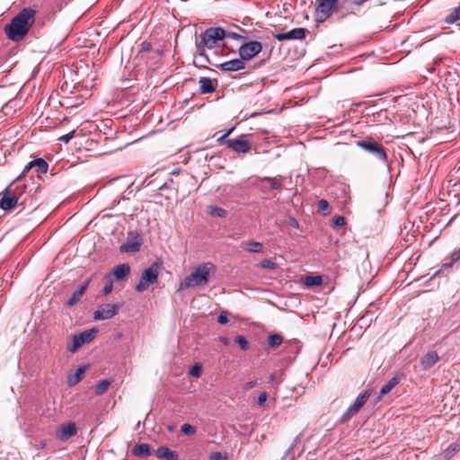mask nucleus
Returning a JSON list of instances; mask_svg holds the SVG:
<instances>
[{
    "label": "nucleus",
    "mask_w": 460,
    "mask_h": 460,
    "mask_svg": "<svg viewBox=\"0 0 460 460\" xmlns=\"http://www.w3.org/2000/svg\"><path fill=\"white\" fill-rule=\"evenodd\" d=\"M227 39L247 40L249 37L234 31L230 27H209L200 33L199 40H197L196 43L212 49L218 47L219 42L222 41L223 49H227L230 53H235L236 48L230 45Z\"/></svg>",
    "instance_id": "f257e3e1"
},
{
    "label": "nucleus",
    "mask_w": 460,
    "mask_h": 460,
    "mask_svg": "<svg viewBox=\"0 0 460 460\" xmlns=\"http://www.w3.org/2000/svg\"><path fill=\"white\" fill-rule=\"evenodd\" d=\"M36 10L31 7L22 9L9 23L4 26L6 37L13 41L20 42L29 33L35 22Z\"/></svg>",
    "instance_id": "f03ea898"
},
{
    "label": "nucleus",
    "mask_w": 460,
    "mask_h": 460,
    "mask_svg": "<svg viewBox=\"0 0 460 460\" xmlns=\"http://www.w3.org/2000/svg\"><path fill=\"white\" fill-rule=\"evenodd\" d=\"M215 270L211 262L199 264L180 284V289L200 287L208 284L210 272Z\"/></svg>",
    "instance_id": "7ed1b4c3"
},
{
    "label": "nucleus",
    "mask_w": 460,
    "mask_h": 460,
    "mask_svg": "<svg viewBox=\"0 0 460 460\" xmlns=\"http://www.w3.org/2000/svg\"><path fill=\"white\" fill-rule=\"evenodd\" d=\"M343 10V5L340 6V0H316L314 20L318 23L323 22L334 13L340 19L344 18L347 13Z\"/></svg>",
    "instance_id": "20e7f679"
},
{
    "label": "nucleus",
    "mask_w": 460,
    "mask_h": 460,
    "mask_svg": "<svg viewBox=\"0 0 460 460\" xmlns=\"http://www.w3.org/2000/svg\"><path fill=\"white\" fill-rule=\"evenodd\" d=\"M20 181L16 179L5 188L3 193H0V208L3 210H11L19 201L22 195V190L18 185Z\"/></svg>",
    "instance_id": "39448f33"
},
{
    "label": "nucleus",
    "mask_w": 460,
    "mask_h": 460,
    "mask_svg": "<svg viewBox=\"0 0 460 460\" xmlns=\"http://www.w3.org/2000/svg\"><path fill=\"white\" fill-rule=\"evenodd\" d=\"M357 146L362 148L366 152L373 155L377 160L383 164H387L388 155L386 149L382 144L373 138H367L356 142Z\"/></svg>",
    "instance_id": "423d86ee"
},
{
    "label": "nucleus",
    "mask_w": 460,
    "mask_h": 460,
    "mask_svg": "<svg viewBox=\"0 0 460 460\" xmlns=\"http://www.w3.org/2000/svg\"><path fill=\"white\" fill-rule=\"evenodd\" d=\"M160 269L161 265L159 263L153 262L148 268L144 270L135 289L140 293L146 290L150 285L157 282Z\"/></svg>",
    "instance_id": "0eeeda50"
},
{
    "label": "nucleus",
    "mask_w": 460,
    "mask_h": 460,
    "mask_svg": "<svg viewBox=\"0 0 460 460\" xmlns=\"http://www.w3.org/2000/svg\"><path fill=\"white\" fill-rule=\"evenodd\" d=\"M262 44L258 40H249L242 43L238 48V55L245 62L250 61L262 51Z\"/></svg>",
    "instance_id": "6e6552de"
},
{
    "label": "nucleus",
    "mask_w": 460,
    "mask_h": 460,
    "mask_svg": "<svg viewBox=\"0 0 460 460\" xmlns=\"http://www.w3.org/2000/svg\"><path fill=\"white\" fill-rule=\"evenodd\" d=\"M98 333V329L92 328L73 336L72 344L67 346V350L74 353L84 343L91 342Z\"/></svg>",
    "instance_id": "1a4fd4ad"
},
{
    "label": "nucleus",
    "mask_w": 460,
    "mask_h": 460,
    "mask_svg": "<svg viewBox=\"0 0 460 460\" xmlns=\"http://www.w3.org/2000/svg\"><path fill=\"white\" fill-rule=\"evenodd\" d=\"M120 307L121 305L119 303L100 305L93 312V319L96 321L111 319L119 314Z\"/></svg>",
    "instance_id": "9d476101"
},
{
    "label": "nucleus",
    "mask_w": 460,
    "mask_h": 460,
    "mask_svg": "<svg viewBox=\"0 0 460 460\" xmlns=\"http://www.w3.org/2000/svg\"><path fill=\"white\" fill-rule=\"evenodd\" d=\"M142 240L140 235L135 232L130 231L128 234V240L126 243L119 246V252L123 253H133L140 250Z\"/></svg>",
    "instance_id": "9b49d317"
},
{
    "label": "nucleus",
    "mask_w": 460,
    "mask_h": 460,
    "mask_svg": "<svg viewBox=\"0 0 460 460\" xmlns=\"http://www.w3.org/2000/svg\"><path fill=\"white\" fill-rule=\"evenodd\" d=\"M370 394L368 391L364 392L359 394L354 402L347 409V411L343 413L341 418V422L344 423L348 421L354 414L358 412V411L363 407V405L367 402Z\"/></svg>",
    "instance_id": "f8f14e48"
},
{
    "label": "nucleus",
    "mask_w": 460,
    "mask_h": 460,
    "mask_svg": "<svg viewBox=\"0 0 460 460\" xmlns=\"http://www.w3.org/2000/svg\"><path fill=\"white\" fill-rule=\"evenodd\" d=\"M49 169L48 163L43 158H37L31 161L23 169L22 172L16 177L17 181H21L28 172L34 170L37 175L46 173Z\"/></svg>",
    "instance_id": "ddd939ff"
},
{
    "label": "nucleus",
    "mask_w": 460,
    "mask_h": 460,
    "mask_svg": "<svg viewBox=\"0 0 460 460\" xmlns=\"http://www.w3.org/2000/svg\"><path fill=\"white\" fill-rule=\"evenodd\" d=\"M307 32L308 30L305 28H295L288 32L273 33L272 36L275 40L279 41L304 40Z\"/></svg>",
    "instance_id": "4468645a"
},
{
    "label": "nucleus",
    "mask_w": 460,
    "mask_h": 460,
    "mask_svg": "<svg viewBox=\"0 0 460 460\" xmlns=\"http://www.w3.org/2000/svg\"><path fill=\"white\" fill-rule=\"evenodd\" d=\"M226 146L238 154H246L251 150V143L243 138L242 136L240 138L228 139L226 142Z\"/></svg>",
    "instance_id": "2eb2a0df"
},
{
    "label": "nucleus",
    "mask_w": 460,
    "mask_h": 460,
    "mask_svg": "<svg viewBox=\"0 0 460 460\" xmlns=\"http://www.w3.org/2000/svg\"><path fill=\"white\" fill-rule=\"evenodd\" d=\"M216 66L225 72H236L245 68V61L239 57V58H234L232 60L216 65Z\"/></svg>",
    "instance_id": "dca6fc26"
},
{
    "label": "nucleus",
    "mask_w": 460,
    "mask_h": 460,
    "mask_svg": "<svg viewBox=\"0 0 460 460\" xmlns=\"http://www.w3.org/2000/svg\"><path fill=\"white\" fill-rule=\"evenodd\" d=\"M77 432V429L75 423L68 422L66 424L62 425L57 430V438L61 441H66L75 436Z\"/></svg>",
    "instance_id": "f3484780"
},
{
    "label": "nucleus",
    "mask_w": 460,
    "mask_h": 460,
    "mask_svg": "<svg viewBox=\"0 0 460 460\" xmlns=\"http://www.w3.org/2000/svg\"><path fill=\"white\" fill-rule=\"evenodd\" d=\"M456 262H460V248L458 250H455L451 253L449 261L445 260L441 265V268L433 273V275L430 277V279H434L442 271L450 270Z\"/></svg>",
    "instance_id": "a211bd4d"
},
{
    "label": "nucleus",
    "mask_w": 460,
    "mask_h": 460,
    "mask_svg": "<svg viewBox=\"0 0 460 460\" xmlns=\"http://www.w3.org/2000/svg\"><path fill=\"white\" fill-rule=\"evenodd\" d=\"M196 48H197V57L199 58H200L201 64H198L194 60L193 64H194L195 66L199 67V68L208 69V67L207 66L206 64H210V65L215 66H216V65H217V63L213 62L209 58L208 55L206 52V49H207L206 47L201 46V45L196 43Z\"/></svg>",
    "instance_id": "6ab92c4d"
},
{
    "label": "nucleus",
    "mask_w": 460,
    "mask_h": 460,
    "mask_svg": "<svg viewBox=\"0 0 460 460\" xmlns=\"http://www.w3.org/2000/svg\"><path fill=\"white\" fill-rule=\"evenodd\" d=\"M217 90V82L213 83L209 77H200L199 80V93L200 94L213 93Z\"/></svg>",
    "instance_id": "aec40b11"
},
{
    "label": "nucleus",
    "mask_w": 460,
    "mask_h": 460,
    "mask_svg": "<svg viewBox=\"0 0 460 460\" xmlns=\"http://www.w3.org/2000/svg\"><path fill=\"white\" fill-rule=\"evenodd\" d=\"M438 359L439 357L436 351H429L426 353L420 360L421 369L425 371L431 368Z\"/></svg>",
    "instance_id": "412c9836"
},
{
    "label": "nucleus",
    "mask_w": 460,
    "mask_h": 460,
    "mask_svg": "<svg viewBox=\"0 0 460 460\" xmlns=\"http://www.w3.org/2000/svg\"><path fill=\"white\" fill-rule=\"evenodd\" d=\"M156 457L165 460H179V454L169 447L162 446L155 450Z\"/></svg>",
    "instance_id": "4be33fe9"
},
{
    "label": "nucleus",
    "mask_w": 460,
    "mask_h": 460,
    "mask_svg": "<svg viewBox=\"0 0 460 460\" xmlns=\"http://www.w3.org/2000/svg\"><path fill=\"white\" fill-rule=\"evenodd\" d=\"M404 377L403 374H397L393 376L385 385L382 386L379 392V397H382L389 394L393 388H394L400 381Z\"/></svg>",
    "instance_id": "5701e85b"
},
{
    "label": "nucleus",
    "mask_w": 460,
    "mask_h": 460,
    "mask_svg": "<svg viewBox=\"0 0 460 460\" xmlns=\"http://www.w3.org/2000/svg\"><path fill=\"white\" fill-rule=\"evenodd\" d=\"M89 283H90V279L85 281L84 284H82L78 288V289H76L75 291L73 292L71 297L66 303L67 306H73L80 300V298L84 295V291L86 290Z\"/></svg>",
    "instance_id": "b1692460"
},
{
    "label": "nucleus",
    "mask_w": 460,
    "mask_h": 460,
    "mask_svg": "<svg viewBox=\"0 0 460 460\" xmlns=\"http://www.w3.org/2000/svg\"><path fill=\"white\" fill-rule=\"evenodd\" d=\"M87 369V366L79 367L74 375H71L67 377V385L72 387L77 385L83 378L84 374Z\"/></svg>",
    "instance_id": "393cba45"
},
{
    "label": "nucleus",
    "mask_w": 460,
    "mask_h": 460,
    "mask_svg": "<svg viewBox=\"0 0 460 460\" xmlns=\"http://www.w3.org/2000/svg\"><path fill=\"white\" fill-rule=\"evenodd\" d=\"M130 271V267L127 263L119 264L113 269V276L118 280H121L126 278Z\"/></svg>",
    "instance_id": "a878e982"
},
{
    "label": "nucleus",
    "mask_w": 460,
    "mask_h": 460,
    "mask_svg": "<svg viewBox=\"0 0 460 460\" xmlns=\"http://www.w3.org/2000/svg\"><path fill=\"white\" fill-rule=\"evenodd\" d=\"M460 450V440L450 444L441 454L444 460H449Z\"/></svg>",
    "instance_id": "bb28decb"
},
{
    "label": "nucleus",
    "mask_w": 460,
    "mask_h": 460,
    "mask_svg": "<svg viewBox=\"0 0 460 460\" xmlns=\"http://www.w3.org/2000/svg\"><path fill=\"white\" fill-rule=\"evenodd\" d=\"M135 456H147L151 455V446L146 443L138 444L132 449Z\"/></svg>",
    "instance_id": "cd10ccee"
},
{
    "label": "nucleus",
    "mask_w": 460,
    "mask_h": 460,
    "mask_svg": "<svg viewBox=\"0 0 460 460\" xmlns=\"http://www.w3.org/2000/svg\"><path fill=\"white\" fill-rule=\"evenodd\" d=\"M367 0H341L343 9L348 11L347 13H355V7H359Z\"/></svg>",
    "instance_id": "c85d7f7f"
},
{
    "label": "nucleus",
    "mask_w": 460,
    "mask_h": 460,
    "mask_svg": "<svg viewBox=\"0 0 460 460\" xmlns=\"http://www.w3.org/2000/svg\"><path fill=\"white\" fill-rule=\"evenodd\" d=\"M241 247L249 252H254V253L262 252V251H263V244L261 243L255 242V241L243 243L241 244Z\"/></svg>",
    "instance_id": "c756f323"
},
{
    "label": "nucleus",
    "mask_w": 460,
    "mask_h": 460,
    "mask_svg": "<svg viewBox=\"0 0 460 460\" xmlns=\"http://www.w3.org/2000/svg\"><path fill=\"white\" fill-rule=\"evenodd\" d=\"M302 283L308 288L318 287L323 284V277L317 276H305L302 279Z\"/></svg>",
    "instance_id": "7c9ffc66"
},
{
    "label": "nucleus",
    "mask_w": 460,
    "mask_h": 460,
    "mask_svg": "<svg viewBox=\"0 0 460 460\" xmlns=\"http://www.w3.org/2000/svg\"><path fill=\"white\" fill-rule=\"evenodd\" d=\"M460 20V2L459 4L451 10V12L446 16L445 22L448 24H452Z\"/></svg>",
    "instance_id": "2f4dec72"
},
{
    "label": "nucleus",
    "mask_w": 460,
    "mask_h": 460,
    "mask_svg": "<svg viewBox=\"0 0 460 460\" xmlns=\"http://www.w3.org/2000/svg\"><path fill=\"white\" fill-rule=\"evenodd\" d=\"M370 121L385 124L387 121H390V119L387 117L385 111H380L372 115V119H370Z\"/></svg>",
    "instance_id": "473e14b6"
},
{
    "label": "nucleus",
    "mask_w": 460,
    "mask_h": 460,
    "mask_svg": "<svg viewBox=\"0 0 460 460\" xmlns=\"http://www.w3.org/2000/svg\"><path fill=\"white\" fill-rule=\"evenodd\" d=\"M208 214L213 217H226L227 216V211L226 209L216 206H209L208 208Z\"/></svg>",
    "instance_id": "72a5a7b5"
},
{
    "label": "nucleus",
    "mask_w": 460,
    "mask_h": 460,
    "mask_svg": "<svg viewBox=\"0 0 460 460\" xmlns=\"http://www.w3.org/2000/svg\"><path fill=\"white\" fill-rule=\"evenodd\" d=\"M110 385H111V381H109L107 379L100 381L95 386V389H94L95 394L96 395L103 394L109 388Z\"/></svg>",
    "instance_id": "f704fd0d"
},
{
    "label": "nucleus",
    "mask_w": 460,
    "mask_h": 460,
    "mask_svg": "<svg viewBox=\"0 0 460 460\" xmlns=\"http://www.w3.org/2000/svg\"><path fill=\"white\" fill-rule=\"evenodd\" d=\"M283 342V337L280 334H270L268 338V344L271 348H276Z\"/></svg>",
    "instance_id": "c9c22d12"
},
{
    "label": "nucleus",
    "mask_w": 460,
    "mask_h": 460,
    "mask_svg": "<svg viewBox=\"0 0 460 460\" xmlns=\"http://www.w3.org/2000/svg\"><path fill=\"white\" fill-rule=\"evenodd\" d=\"M104 279L106 281V284L102 289V294L104 296H107L109 295L111 291H112V288H113V281H112V279H111V274H107L105 277H104Z\"/></svg>",
    "instance_id": "e433bc0d"
},
{
    "label": "nucleus",
    "mask_w": 460,
    "mask_h": 460,
    "mask_svg": "<svg viewBox=\"0 0 460 460\" xmlns=\"http://www.w3.org/2000/svg\"><path fill=\"white\" fill-rule=\"evenodd\" d=\"M235 342L239 345L240 349L246 350L249 347V342L244 336L237 335L235 337Z\"/></svg>",
    "instance_id": "4c0bfd02"
},
{
    "label": "nucleus",
    "mask_w": 460,
    "mask_h": 460,
    "mask_svg": "<svg viewBox=\"0 0 460 460\" xmlns=\"http://www.w3.org/2000/svg\"><path fill=\"white\" fill-rule=\"evenodd\" d=\"M190 375L194 377H199L202 373V366L199 363L194 364L189 371Z\"/></svg>",
    "instance_id": "58836bf2"
},
{
    "label": "nucleus",
    "mask_w": 460,
    "mask_h": 460,
    "mask_svg": "<svg viewBox=\"0 0 460 460\" xmlns=\"http://www.w3.org/2000/svg\"><path fill=\"white\" fill-rule=\"evenodd\" d=\"M260 266L262 269L275 270L277 264L270 259H264L260 262Z\"/></svg>",
    "instance_id": "ea45409f"
},
{
    "label": "nucleus",
    "mask_w": 460,
    "mask_h": 460,
    "mask_svg": "<svg viewBox=\"0 0 460 460\" xmlns=\"http://www.w3.org/2000/svg\"><path fill=\"white\" fill-rule=\"evenodd\" d=\"M264 180L270 182L271 190H280L282 187L281 182L275 178L267 177Z\"/></svg>",
    "instance_id": "a19ab883"
},
{
    "label": "nucleus",
    "mask_w": 460,
    "mask_h": 460,
    "mask_svg": "<svg viewBox=\"0 0 460 460\" xmlns=\"http://www.w3.org/2000/svg\"><path fill=\"white\" fill-rule=\"evenodd\" d=\"M181 431L185 435L190 436L195 433L196 429L192 425L185 423L181 427Z\"/></svg>",
    "instance_id": "79ce46f5"
},
{
    "label": "nucleus",
    "mask_w": 460,
    "mask_h": 460,
    "mask_svg": "<svg viewBox=\"0 0 460 460\" xmlns=\"http://www.w3.org/2000/svg\"><path fill=\"white\" fill-rule=\"evenodd\" d=\"M227 27H230L234 31H236L242 35H245L248 37L247 31L244 30L243 28L240 27L239 25L232 23V24L227 25Z\"/></svg>",
    "instance_id": "37998d69"
},
{
    "label": "nucleus",
    "mask_w": 460,
    "mask_h": 460,
    "mask_svg": "<svg viewBox=\"0 0 460 460\" xmlns=\"http://www.w3.org/2000/svg\"><path fill=\"white\" fill-rule=\"evenodd\" d=\"M332 222L335 226H342L346 224V219L342 216H337L332 219Z\"/></svg>",
    "instance_id": "c03bdc74"
},
{
    "label": "nucleus",
    "mask_w": 460,
    "mask_h": 460,
    "mask_svg": "<svg viewBox=\"0 0 460 460\" xmlns=\"http://www.w3.org/2000/svg\"><path fill=\"white\" fill-rule=\"evenodd\" d=\"M16 103H17V102L15 100L9 101L7 103H5L3 106V111L5 112V114H8L9 110L14 108Z\"/></svg>",
    "instance_id": "a18cd8bd"
},
{
    "label": "nucleus",
    "mask_w": 460,
    "mask_h": 460,
    "mask_svg": "<svg viewBox=\"0 0 460 460\" xmlns=\"http://www.w3.org/2000/svg\"><path fill=\"white\" fill-rule=\"evenodd\" d=\"M75 132V130H72L69 133L61 136L58 139L64 143H68L74 137Z\"/></svg>",
    "instance_id": "49530a36"
},
{
    "label": "nucleus",
    "mask_w": 460,
    "mask_h": 460,
    "mask_svg": "<svg viewBox=\"0 0 460 460\" xmlns=\"http://www.w3.org/2000/svg\"><path fill=\"white\" fill-rule=\"evenodd\" d=\"M227 457L226 455L222 454L221 452H215L211 454L210 460H226Z\"/></svg>",
    "instance_id": "de8ad7c7"
},
{
    "label": "nucleus",
    "mask_w": 460,
    "mask_h": 460,
    "mask_svg": "<svg viewBox=\"0 0 460 460\" xmlns=\"http://www.w3.org/2000/svg\"><path fill=\"white\" fill-rule=\"evenodd\" d=\"M329 208H330V205L327 200H325V199L319 200V202H318L319 210L325 211V210L329 209Z\"/></svg>",
    "instance_id": "09e8293b"
},
{
    "label": "nucleus",
    "mask_w": 460,
    "mask_h": 460,
    "mask_svg": "<svg viewBox=\"0 0 460 460\" xmlns=\"http://www.w3.org/2000/svg\"><path fill=\"white\" fill-rule=\"evenodd\" d=\"M217 322L221 324H226L228 323L227 314L226 312H222L217 316Z\"/></svg>",
    "instance_id": "8fccbe9b"
},
{
    "label": "nucleus",
    "mask_w": 460,
    "mask_h": 460,
    "mask_svg": "<svg viewBox=\"0 0 460 460\" xmlns=\"http://www.w3.org/2000/svg\"><path fill=\"white\" fill-rule=\"evenodd\" d=\"M234 128H231L230 129H228L223 136H221L218 139H217V142L219 144H226V142L227 141L226 140V137L234 131Z\"/></svg>",
    "instance_id": "3c124183"
},
{
    "label": "nucleus",
    "mask_w": 460,
    "mask_h": 460,
    "mask_svg": "<svg viewBox=\"0 0 460 460\" xmlns=\"http://www.w3.org/2000/svg\"><path fill=\"white\" fill-rule=\"evenodd\" d=\"M267 398H268V394L266 392L261 393L258 396V403L260 405H262L267 401Z\"/></svg>",
    "instance_id": "603ef678"
},
{
    "label": "nucleus",
    "mask_w": 460,
    "mask_h": 460,
    "mask_svg": "<svg viewBox=\"0 0 460 460\" xmlns=\"http://www.w3.org/2000/svg\"><path fill=\"white\" fill-rule=\"evenodd\" d=\"M173 183V180L172 179H169L168 181H166L163 185H161L158 190H166L168 188H170L171 184Z\"/></svg>",
    "instance_id": "864d4df0"
},
{
    "label": "nucleus",
    "mask_w": 460,
    "mask_h": 460,
    "mask_svg": "<svg viewBox=\"0 0 460 460\" xmlns=\"http://www.w3.org/2000/svg\"><path fill=\"white\" fill-rule=\"evenodd\" d=\"M150 49H151V44L150 43L144 41L141 44L140 52H146V51H148Z\"/></svg>",
    "instance_id": "5fc2aeb1"
},
{
    "label": "nucleus",
    "mask_w": 460,
    "mask_h": 460,
    "mask_svg": "<svg viewBox=\"0 0 460 460\" xmlns=\"http://www.w3.org/2000/svg\"><path fill=\"white\" fill-rule=\"evenodd\" d=\"M256 385H257V382L255 380L247 382L244 385L243 389L244 390H250V389L253 388L254 386H256Z\"/></svg>",
    "instance_id": "6e6d98bb"
},
{
    "label": "nucleus",
    "mask_w": 460,
    "mask_h": 460,
    "mask_svg": "<svg viewBox=\"0 0 460 460\" xmlns=\"http://www.w3.org/2000/svg\"><path fill=\"white\" fill-rule=\"evenodd\" d=\"M385 2H383V1H378L376 4H373L372 6L369 7V11L372 13H376V7L378 5H383L385 4Z\"/></svg>",
    "instance_id": "4d7b16f0"
},
{
    "label": "nucleus",
    "mask_w": 460,
    "mask_h": 460,
    "mask_svg": "<svg viewBox=\"0 0 460 460\" xmlns=\"http://www.w3.org/2000/svg\"><path fill=\"white\" fill-rule=\"evenodd\" d=\"M288 224L292 227H295V228H298L299 227V224H298L297 220L296 218H294V217H290L289 218Z\"/></svg>",
    "instance_id": "13d9d810"
},
{
    "label": "nucleus",
    "mask_w": 460,
    "mask_h": 460,
    "mask_svg": "<svg viewBox=\"0 0 460 460\" xmlns=\"http://www.w3.org/2000/svg\"><path fill=\"white\" fill-rule=\"evenodd\" d=\"M40 447L41 448H44V447H46V443H45V442H43V441H42V442H40Z\"/></svg>",
    "instance_id": "bf43d9fd"
},
{
    "label": "nucleus",
    "mask_w": 460,
    "mask_h": 460,
    "mask_svg": "<svg viewBox=\"0 0 460 460\" xmlns=\"http://www.w3.org/2000/svg\"><path fill=\"white\" fill-rule=\"evenodd\" d=\"M222 341L225 343V344H227L228 343V340L226 338H222Z\"/></svg>",
    "instance_id": "052dcab7"
}]
</instances>
